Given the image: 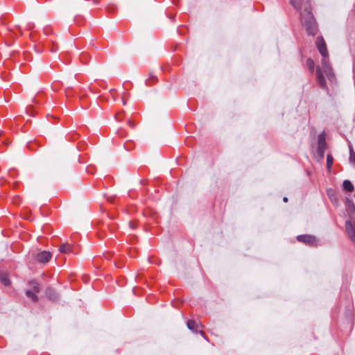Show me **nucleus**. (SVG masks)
<instances>
[{"mask_svg":"<svg viewBox=\"0 0 355 355\" xmlns=\"http://www.w3.org/2000/svg\"><path fill=\"white\" fill-rule=\"evenodd\" d=\"M316 46L320 53L322 56L321 65L318 66L316 68V80L320 87L323 89H326L327 83L324 75L325 74L331 82L334 80V75L332 68L329 62V53L322 37H317Z\"/></svg>","mask_w":355,"mask_h":355,"instance_id":"nucleus-1","label":"nucleus"},{"mask_svg":"<svg viewBox=\"0 0 355 355\" xmlns=\"http://www.w3.org/2000/svg\"><path fill=\"white\" fill-rule=\"evenodd\" d=\"M290 3L300 12L302 22L308 34L315 35L318 28L311 11V0H290Z\"/></svg>","mask_w":355,"mask_h":355,"instance_id":"nucleus-2","label":"nucleus"},{"mask_svg":"<svg viewBox=\"0 0 355 355\" xmlns=\"http://www.w3.org/2000/svg\"><path fill=\"white\" fill-rule=\"evenodd\" d=\"M346 211L349 218L345 222L346 232L350 240L355 244V206L349 198L346 199Z\"/></svg>","mask_w":355,"mask_h":355,"instance_id":"nucleus-3","label":"nucleus"},{"mask_svg":"<svg viewBox=\"0 0 355 355\" xmlns=\"http://www.w3.org/2000/svg\"><path fill=\"white\" fill-rule=\"evenodd\" d=\"M297 239L298 241L306 243L311 246L316 245V239L315 236L309 235V234H304V235H299L297 237Z\"/></svg>","mask_w":355,"mask_h":355,"instance_id":"nucleus-4","label":"nucleus"},{"mask_svg":"<svg viewBox=\"0 0 355 355\" xmlns=\"http://www.w3.org/2000/svg\"><path fill=\"white\" fill-rule=\"evenodd\" d=\"M318 153L320 157L324 156V153L327 148V144L325 141V136L324 134H320L318 138Z\"/></svg>","mask_w":355,"mask_h":355,"instance_id":"nucleus-5","label":"nucleus"},{"mask_svg":"<svg viewBox=\"0 0 355 355\" xmlns=\"http://www.w3.org/2000/svg\"><path fill=\"white\" fill-rule=\"evenodd\" d=\"M59 251L62 254H77V251L75 250L73 245L67 243L62 244L59 248Z\"/></svg>","mask_w":355,"mask_h":355,"instance_id":"nucleus-6","label":"nucleus"},{"mask_svg":"<svg viewBox=\"0 0 355 355\" xmlns=\"http://www.w3.org/2000/svg\"><path fill=\"white\" fill-rule=\"evenodd\" d=\"M51 258V254L47 251H43L38 253L36 256V260L40 263H46Z\"/></svg>","mask_w":355,"mask_h":355,"instance_id":"nucleus-7","label":"nucleus"},{"mask_svg":"<svg viewBox=\"0 0 355 355\" xmlns=\"http://www.w3.org/2000/svg\"><path fill=\"white\" fill-rule=\"evenodd\" d=\"M343 187L344 190H345L346 191H348V192H352L354 189V185L348 180H345L343 181Z\"/></svg>","mask_w":355,"mask_h":355,"instance_id":"nucleus-8","label":"nucleus"},{"mask_svg":"<svg viewBox=\"0 0 355 355\" xmlns=\"http://www.w3.org/2000/svg\"><path fill=\"white\" fill-rule=\"evenodd\" d=\"M187 327L193 332H197L198 323L193 320H189L187 322Z\"/></svg>","mask_w":355,"mask_h":355,"instance_id":"nucleus-9","label":"nucleus"},{"mask_svg":"<svg viewBox=\"0 0 355 355\" xmlns=\"http://www.w3.org/2000/svg\"><path fill=\"white\" fill-rule=\"evenodd\" d=\"M45 45L49 46V51L52 53L56 52L58 49V44L53 41H47Z\"/></svg>","mask_w":355,"mask_h":355,"instance_id":"nucleus-10","label":"nucleus"},{"mask_svg":"<svg viewBox=\"0 0 355 355\" xmlns=\"http://www.w3.org/2000/svg\"><path fill=\"white\" fill-rule=\"evenodd\" d=\"M46 295L49 299H51L52 300H55L57 299V295H56L55 292L54 291V290L52 288H48L46 291Z\"/></svg>","mask_w":355,"mask_h":355,"instance_id":"nucleus-11","label":"nucleus"},{"mask_svg":"<svg viewBox=\"0 0 355 355\" xmlns=\"http://www.w3.org/2000/svg\"><path fill=\"white\" fill-rule=\"evenodd\" d=\"M26 295L31 299L32 301L33 302H37L38 300V297L37 296V294H35L33 291H32L31 290H27L26 291Z\"/></svg>","mask_w":355,"mask_h":355,"instance_id":"nucleus-12","label":"nucleus"},{"mask_svg":"<svg viewBox=\"0 0 355 355\" xmlns=\"http://www.w3.org/2000/svg\"><path fill=\"white\" fill-rule=\"evenodd\" d=\"M0 281L6 286H8L10 284V281L8 279L7 274L1 275Z\"/></svg>","mask_w":355,"mask_h":355,"instance_id":"nucleus-13","label":"nucleus"},{"mask_svg":"<svg viewBox=\"0 0 355 355\" xmlns=\"http://www.w3.org/2000/svg\"><path fill=\"white\" fill-rule=\"evenodd\" d=\"M29 284L32 286L31 291H33L35 294L38 293L40 291L39 284L35 281H31Z\"/></svg>","mask_w":355,"mask_h":355,"instance_id":"nucleus-14","label":"nucleus"},{"mask_svg":"<svg viewBox=\"0 0 355 355\" xmlns=\"http://www.w3.org/2000/svg\"><path fill=\"white\" fill-rule=\"evenodd\" d=\"M306 64L307 67L310 70V71L311 73H313L314 71V67H315V63H314L313 60L311 58H309V59H307Z\"/></svg>","mask_w":355,"mask_h":355,"instance_id":"nucleus-15","label":"nucleus"},{"mask_svg":"<svg viewBox=\"0 0 355 355\" xmlns=\"http://www.w3.org/2000/svg\"><path fill=\"white\" fill-rule=\"evenodd\" d=\"M334 158L331 155H328L327 157V168L329 171L331 170V168L333 165Z\"/></svg>","mask_w":355,"mask_h":355,"instance_id":"nucleus-16","label":"nucleus"},{"mask_svg":"<svg viewBox=\"0 0 355 355\" xmlns=\"http://www.w3.org/2000/svg\"><path fill=\"white\" fill-rule=\"evenodd\" d=\"M51 31V27L46 26V27L44 28V33L45 35L50 34Z\"/></svg>","mask_w":355,"mask_h":355,"instance_id":"nucleus-17","label":"nucleus"},{"mask_svg":"<svg viewBox=\"0 0 355 355\" xmlns=\"http://www.w3.org/2000/svg\"><path fill=\"white\" fill-rule=\"evenodd\" d=\"M283 201H284V202H288V198H287V197H284V198H283Z\"/></svg>","mask_w":355,"mask_h":355,"instance_id":"nucleus-18","label":"nucleus"},{"mask_svg":"<svg viewBox=\"0 0 355 355\" xmlns=\"http://www.w3.org/2000/svg\"><path fill=\"white\" fill-rule=\"evenodd\" d=\"M128 123L130 124V125H131L132 127L134 126V125L130 121H128Z\"/></svg>","mask_w":355,"mask_h":355,"instance_id":"nucleus-19","label":"nucleus"},{"mask_svg":"<svg viewBox=\"0 0 355 355\" xmlns=\"http://www.w3.org/2000/svg\"><path fill=\"white\" fill-rule=\"evenodd\" d=\"M200 334L202 336H204V332H203L202 331H200Z\"/></svg>","mask_w":355,"mask_h":355,"instance_id":"nucleus-20","label":"nucleus"},{"mask_svg":"<svg viewBox=\"0 0 355 355\" xmlns=\"http://www.w3.org/2000/svg\"><path fill=\"white\" fill-rule=\"evenodd\" d=\"M84 57H85V55H82L81 58H80L81 60H83Z\"/></svg>","mask_w":355,"mask_h":355,"instance_id":"nucleus-21","label":"nucleus"},{"mask_svg":"<svg viewBox=\"0 0 355 355\" xmlns=\"http://www.w3.org/2000/svg\"><path fill=\"white\" fill-rule=\"evenodd\" d=\"M116 118L118 120H120V119H119V116H118V114H117V115H116Z\"/></svg>","mask_w":355,"mask_h":355,"instance_id":"nucleus-22","label":"nucleus"}]
</instances>
